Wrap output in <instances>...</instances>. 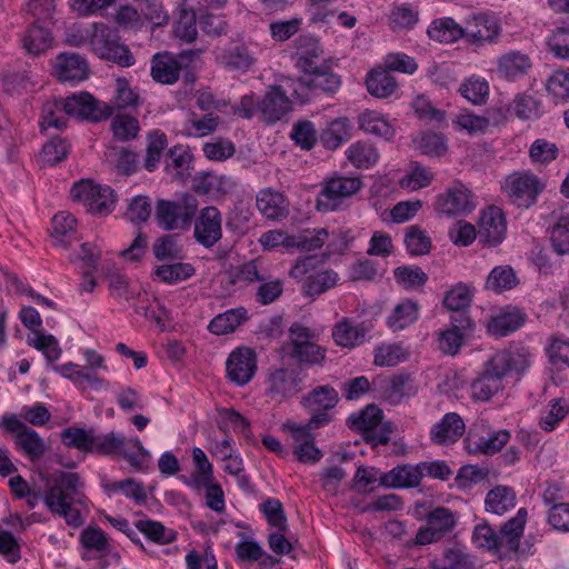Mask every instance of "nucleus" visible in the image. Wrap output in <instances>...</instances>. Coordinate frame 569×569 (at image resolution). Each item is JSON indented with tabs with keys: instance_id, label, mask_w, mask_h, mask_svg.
<instances>
[{
	"instance_id": "obj_7",
	"label": "nucleus",
	"mask_w": 569,
	"mask_h": 569,
	"mask_svg": "<svg viewBox=\"0 0 569 569\" xmlns=\"http://www.w3.org/2000/svg\"><path fill=\"white\" fill-rule=\"evenodd\" d=\"M339 401L337 390L329 386H319L302 397L301 405L309 412L310 427H326L332 421V410Z\"/></svg>"
},
{
	"instance_id": "obj_49",
	"label": "nucleus",
	"mask_w": 569,
	"mask_h": 569,
	"mask_svg": "<svg viewBox=\"0 0 569 569\" xmlns=\"http://www.w3.org/2000/svg\"><path fill=\"white\" fill-rule=\"evenodd\" d=\"M329 232L326 228L306 229L298 234H291L293 248L312 251L321 248L328 240Z\"/></svg>"
},
{
	"instance_id": "obj_44",
	"label": "nucleus",
	"mask_w": 569,
	"mask_h": 569,
	"mask_svg": "<svg viewBox=\"0 0 569 569\" xmlns=\"http://www.w3.org/2000/svg\"><path fill=\"white\" fill-rule=\"evenodd\" d=\"M196 272L194 267L187 262L158 266L154 276L167 284H173L191 278Z\"/></svg>"
},
{
	"instance_id": "obj_27",
	"label": "nucleus",
	"mask_w": 569,
	"mask_h": 569,
	"mask_svg": "<svg viewBox=\"0 0 569 569\" xmlns=\"http://www.w3.org/2000/svg\"><path fill=\"white\" fill-rule=\"evenodd\" d=\"M370 329L366 322L352 325L349 319H343L332 328V338L338 346L353 348L365 341Z\"/></svg>"
},
{
	"instance_id": "obj_61",
	"label": "nucleus",
	"mask_w": 569,
	"mask_h": 569,
	"mask_svg": "<svg viewBox=\"0 0 569 569\" xmlns=\"http://www.w3.org/2000/svg\"><path fill=\"white\" fill-rule=\"evenodd\" d=\"M198 23L193 11H183L174 24L176 37L187 43L193 42L198 36Z\"/></svg>"
},
{
	"instance_id": "obj_32",
	"label": "nucleus",
	"mask_w": 569,
	"mask_h": 569,
	"mask_svg": "<svg viewBox=\"0 0 569 569\" xmlns=\"http://www.w3.org/2000/svg\"><path fill=\"white\" fill-rule=\"evenodd\" d=\"M21 42L28 54L40 56L52 47L53 37L49 29L34 23L26 31Z\"/></svg>"
},
{
	"instance_id": "obj_41",
	"label": "nucleus",
	"mask_w": 569,
	"mask_h": 569,
	"mask_svg": "<svg viewBox=\"0 0 569 569\" xmlns=\"http://www.w3.org/2000/svg\"><path fill=\"white\" fill-rule=\"evenodd\" d=\"M472 298V288L467 283L459 282L446 292L442 300V306L451 312L469 310Z\"/></svg>"
},
{
	"instance_id": "obj_29",
	"label": "nucleus",
	"mask_w": 569,
	"mask_h": 569,
	"mask_svg": "<svg viewBox=\"0 0 569 569\" xmlns=\"http://www.w3.org/2000/svg\"><path fill=\"white\" fill-rule=\"evenodd\" d=\"M525 320L526 315L519 309L513 308L501 311L490 319L488 331L496 337H505L521 328Z\"/></svg>"
},
{
	"instance_id": "obj_18",
	"label": "nucleus",
	"mask_w": 569,
	"mask_h": 569,
	"mask_svg": "<svg viewBox=\"0 0 569 569\" xmlns=\"http://www.w3.org/2000/svg\"><path fill=\"white\" fill-rule=\"evenodd\" d=\"M298 83L302 88L309 89L311 92H323L327 94L335 93L341 84L340 77L331 70V66L323 61L317 70L309 71L298 79Z\"/></svg>"
},
{
	"instance_id": "obj_19",
	"label": "nucleus",
	"mask_w": 569,
	"mask_h": 569,
	"mask_svg": "<svg viewBox=\"0 0 569 569\" xmlns=\"http://www.w3.org/2000/svg\"><path fill=\"white\" fill-rule=\"evenodd\" d=\"M501 32L498 20L489 14H479L465 28L466 39L476 46L497 42Z\"/></svg>"
},
{
	"instance_id": "obj_14",
	"label": "nucleus",
	"mask_w": 569,
	"mask_h": 569,
	"mask_svg": "<svg viewBox=\"0 0 569 569\" xmlns=\"http://www.w3.org/2000/svg\"><path fill=\"white\" fill-rule=\"evenodd\" d=\"M222 218L218 208L204 207L194 222V238L206 248L213 247L222 238Z\"/></svg>"
},
{
	"instance_id": "obj_4",
	"label": "nucleus",
	"mask_w": 569,
	"mask_h": 569,
	"mask_svg": "<svg viewBox=\"0 0 569 569\" xmlns=\"http://www.w3.org/2000/svg\"><path fill=\"white\" fill-rule=\"evenodd\" d=\"M196 196L184 193L178 201L158 200L156 219L163 230L188 229L198 211Z\"/></svg>"
},
{
	"instance_id": "obj_28",
	"label": "nucleus",
	"mask_w": 569,
	"mask_h": 569,
	"mask_svg": "<svg viewBox=\"0 0 569 569\" xmlns=\"http://www.w3.org/2000/svg\"><path fill=\"white\" fill-rule=\"evenodd\" d=\"M181 66L169 52H158L151 60V77L156 82L173 84L179 80Z\"/></svg>"
},
{
	"instance_id": "obj_43",
	"label": "nucleus",
	"mask_w": 569,
	"mask_h": 569,
	"mask_svg": "<svg viewBox=\"0 0 569 569\" xmlns=\"http://www.w3.org/2000/svg\"><path fill=\"white\" fill-rule=\"evenodd\" d=\"M518 282L516 272L510 266H498L489 273L486 281V288L497 293H501L515 288Z\"/></svg>"
},
{
	"instance_id": "obj_48",
	"label": "nucleus",
	"mask_w": 569,
	"mask_h": 569,
	"mask_svg": "<svg viewBox=\"0 0 569 569\" xmlns=\"http://www.w3.org/2000/svg\"><path fill=\"white\" fill-rule=\"evenodd\" d=\"M126 446H128V439L121 433H94L92 452L104 456H117L121 453V450H124Z\"/></svg>"
},
{
	"instance_id": "obj_51",
	"label": "nucleus",
	"mask_w": 569,
	"mask_h": 569,
	"mask_svg": "<svg viewBox=\"0 0 569 569\" xmlns=\"http://www.w3.org/2000/svg\"><path fill=\"white\" fill-rule=\"evenodd\" d=\"M393 277L407 290L423 287L429 279L418 266H400L393 270Z\"/></svg>"
},
{
	"instance_id": "obj_60",
	"label": "nucleus",
	"mask_w": 569,
	"mask_h": 569,
	"mask_svg": "<svg viewBox=\"0 0 569 569\" xmlns=\"http://www.w3.org/2000/svg\"><path fill=\"white\" fill-rule=\"evenodd\" d=\"M69 150L70 147L66 140L59 137L52 138L42 147V161L48 166H56L67 158Z\"/></svg>"
},
{
	"instance_id": "obj_30",
	"label": "nucleus",
	"mask_w": 569,
	"mask_h": 569,
	"mask_svg": "<svg viewBox=\"0 0 569 569\" xmlns=\"http://www.w3.org/2000/svg\"><path fill=\"white\" fill-rule=\"evenodd\" d=\"M352 126L347 118H338L331 121L319 134V139L326 149L336 150L343 142L351 139Z\"/></svg>"
},
{
	"instance_id": "obj_24",
	"label": "nucleus",
	"mask_w": 569,
	"mask_h": 569,
	"mask_svg": "<svg viewBox=\"0 0 569 569\" xmlns=\"http://www.w3.org/2000/svg\"><path fill=\"white\" fill-rule=\"evenodd\" d=\"M422 471L420 463L399 465L379 478V485L387 488H416L420 485Z\"/></svg>"
},
{
	"instance_id": "obj_53",
	"label": "nucleus",
	"mask_w": 569,
	"mask_h": 569,
	"mask_svg": "<svg viewBox=\"0 0 569 569\" xmlns=\"http://www.w3.org/2000/svg\"><path fill=\"white\" fill-rule=\"evenodd\" d=\"M134 526L148 539L157 543L166 545L176 539V533L172 530L166 529L159 521L140 519L134 522Z\"/></svg>"
},
{
	"instance_id": "obj_52",
	"label": "nucleus",
	"mask_w": 569,
	"mask_h": 569,
	"mask_svg": "<svg viewBox=\"0 0 569 569\" xmlns=\"http://www.w3.org/2000/svg\"><path fill=\"white\" fill-rule=\"evenodd\" d=\"M405 244L412 256H425L430 252L431 239L419 226H409L406 229Z\"/></svg>"
},
{
	"instance_id": "obj_31",
	"label": "nucleus",
	"mask_w": 569,
	"mask_h": 569,
	"mask_svg": "<svg viewBox=\"0 0 569 569\" xmlns=\"http://www.w3.org/2000/svg\"><path fill=\"white\" fill-rule=\"evenodd\" d=\"M248 320L247 309L243 307L229 309L217 315L208 325V330L217 336L233 332Z\"/></svg>"
},
{
	"instance_id": "obj_34",
	"label": "nucleus",
	"mask_w": 569,
	"mask_h": 569,
	"mask_svg": "<svg viewBox=\"0 0 569 569\" xmlns=\"http://www.w3.org/2000/svg\"><path fill=\"white\" fill-rule=\"evenodd\" d=\"M527 520V510L520 508L517 515L509 519L500 529V543L508 551H517L519 549L520 538Z\"/></svg>"
},
{
	"instance_id": "obj_64",
	"label": "nucleus",
	"mask_w": 569,
	"mask_h": 569,
	"mask_svg": "<svg viewBox=\"0 0 569 569\" xmlns=\"http://www.w3.org/2000/svg\"><path fill=\"white\" fill-rule=\"evenodd\" d=\"M549 362L556 370L560 371L563 368H569V341L561 339H553L547 348Z\"/></svg>"
},
{
	"instance_id": "obj_9",
	"label": "nucleus",
	"mask_w": 569,
	"mask_h": 569,
	"mask_svg": "<svg viewBox=\"0 0 569 569\" xmlns=\"http://www.w3.org/2000/svg\"><path fill=\"white\" fill-rule=\"evenodd\" d=\"M19 318L23 326L34 333V337L28 336V345L42 351L49 363H53L58 360L62 350L54 336L44 335L40 331L42 325L40 313L33 307H23L19 313Z\"/></svg>"
},
{
	"instance_id": "obj_59",
	"label": "nucleus",
	"mask_w": 569,
	"mask_h": 569,
	"mask_svg": "<svg viewBox=\"0 0 569 569\" xmlns=\"http://www.w3.org/2000/svg\"><path fill=\"white\" fill-rule=\"evenodd\" d=\"M427 522L428 526H431L433 531H437L443 537L455 528L456 518L450 509L438 507L428 513Z\"/></svg>"
},
{
	"instance_id": "obj_17",
	"label": "nucleus",
	"mask_w": 569,
	"mask_h": 569,
	"mask_svg": "<svg viewBox=\"0 0 569 569\" xmlns=\"http://www.w3.org/2000/svg\"><path fill=\"white\" fill-rule=\"evenodd\" d=\"M506 231V219L500 208L492 206L482 212L478 230L480 242L495 247L502 242Z\"/></svg>"
},
{
	"instance_id": "obj_10",
	"label": "nucleus",
	"mask_w": 569,
	"mask_h": 569,
	"mask_svg": "<svg viewBox=\"0 0 569 569\" xmlns=\"http://www.w3.org/2000/svg\"><path fill=\"white\" fill-rule=\"evenodd\" d=\"M363 183L356 177H335L329 179L317 197V209L322 212L336 211L342 199L356 194Z\"/></svg>"
},
{
	"instance_id": "obj_16",
	"label": "nucleus",
	"mask_w": 569,
	"mask_h": 569,
	"mask_svg": "<svg viewBox=\"0 0 569 569\" xmlns=\"http://www.w3.org/2000/svg\"><path fill=\"white\" fill-rule=\"evenodd\" d=\"M510 432L506 429L491 431L480 435L471 429L466 439L465 445L468 452L473 455L491 456L499 452L509 441Z\"/></svg>"
},
{
	"instance_id": "obj_47",
	"label": "nucleus",
	"mask_w": 569,
	"mask_h": 569,
	"mask_svg": "<svg viewBox=\"0 0 569 569\" xmlns=\"http://www.w3.org/2000/svg\"><path fill=\"white\" fill-rule=\"evenodd\" d=\"M168 147L167 136L154 130L148 134V143L146 149L144 168L152 172L157 169L163 151Z\"/></svg>"
},
{
	"instance_id": "obj_55",
	"label": "nucleus",
	"mask_w": 569,
	"mask_h": 569,
	"mask_svg": "<svg viewBox=\"0 0 569 569\" xmlns=\"http://www.w3.org/2000/svg\"><path fill=\"white\" fill-rule=\"evenodd\" d=\"M290 356L295 358L298 365H322L326 358V349L311 342L297 343V347L292 348Z\"/></svg>"
},
{
	"instance_id": "obj_2",
	"label": "nucleus",
	"mask_w": 569,
	"mask_h": 569,
	"mask_svg": "<svg viewBox=\"0 0 569 569\" xmlns=\"http://www.w3.org/2000/svg\"><path fill=\"white\" fill-rule=\"evenodd\" d=\"M526 359L508 350L496 352L486 363L483 371L471 383L472 397L479 401H489L495 393L500 391L503 378L526 367Z\"/></svg>"
},
{
	"instance_id": "obj_26",
	"label": "nucleus",
	"mask_w": 569,
	"mask_h": 569,
	"mask_svg": "<svg viewBox=\"0 0 569 569\" xmlns=\"http://www.w3.org/2000/svg\"><path fill=\"white\" fill-rule=\"evenodd\" d=\"M466 429L462 418L456 412L446 413L442 419L433 425L430 439L438 446L455 443L463 435Z\"/></svg>"
},
{
	"instance_id": "obj_57",
	"label": "nucleus",
	"mask_w": 569,
	"mask_h": 569,
	"mask_svg": "<svg viewBox=\"0 0 569 569\" xmlns=\"http://www.w3.org/2000/svg\"><path fill=\"white\" fill-rule=\"evenodd\" d=\"M260 511L266 517L268 523L279 531L288 530L287 516L283 506L279 499L268 498L260 505Z\"/></svg>"
},
{
	"instance_id": "obj_25",
	"label": "nucleus",
	"mask_w": 569,
	"mask_h": 569,
	"mask_svg": "<svg viewBox=\"0 0 569 569\" xmlns=\"http://www.w3.org/2000/svg\"><path fill=\"white\" fill-rule=\"evenodd\" d=\"M297 67L305 73L321 67L323 50L319 41L311 36H300L295 40Z\"/></svg>"
},
{
	"instance_id": "obj_42",
	"label": "nucleus",
	"mask_w": 569,
	"mask_h": 569,
	"mask_svg": "<svg viewBox=\"0 0 569 569\" xmlns=\"http://www.w3.org/2000/svg\"><path fill=\"white\" fill-rule=\"evenodd\" d=\"M347 159L357 168H369L373 166L378 159L379 153L373 144L367 141H357L352 143L346 151Z\"/></svg>"
},
{
	"instance_id": "obj_23",
	"label": "nucleus",
	"mask_w": 569,
	"mask_h": 569,
	"mask_svg": "<svg viewBox=\"0 0 569 569\" xmlns=\"http://www.w3.org/2000/svg\"><path fill=\"white\" fill-rule=\"evenodd\" d=\"M216 61L229 71L247 72L256 63V58L248 46L236 43L218 51Z\"/></svg>"
},
{
	"instance_id": "obj_46",
	"label": "nucleus",
	"mask_w": 569,
	"mask_h": 569,
	"mask_svg": "<svg viewBox=\"0 0 569 569\" xmlns=\"http://www.w3.org/2000/svg\"><path fill=\"white\" fill-rule=\"evenodd\" d=\"M120 456L127 460L136 471H143L149 468L151 456L138 438L128 439V446L121 450Z\"/></svg>"
},
{
	"instance_id": "obj_39",
	"label": "nucleus",
	"mask_w": 569,
	"mask_h": 569,
	"mask_svg": "<svg viewBox=\"0 0 569 569\" xmlns=\"http://www.w3.org/2000/svg\"><path fill=\"white\" fill-rule=\"evenodd\" d=\"M530 68V58L520 51H510L498 60V70L506 78H516L525 74Z\"/></svg>"
},
{
	"instance_id": "obj_35",
	"label": "nucleus",
	"mask_w": 569,
	"mask_h": 569,
	"mask_svg": "<svg viewBox=\"0 0 569 569\" xmlns=\"http://www.w3.org/2000/svg\"><path fill=\"white\" fill-rule=\"evenodd\" d=\"M382 418L381 409L376 405H368L360 412L351 415L347 419V426L353 431L361 432L365 437L381 425Z\"/></svg>"
},
{
	"instance_id": "obj_12",
	"label": "nucleus",
	"mask_w": 569,
	"mask_h": 569,
	"mask_svg": "<svg viewBox=\"0 0 569 569\" xmlns=\"http://www.w3.org/2000/svg\"><path fill=\"white\" fill-rule=\"evenodd\" d=\"M435 209L438 213L448 217L466 216L475 209L472 194L466 186L455 182L437 197Z\"/></svg>"
},
{
	"instance_id": "obj_13",
	"label": "nucleus",
	"mask_w": 569,
	"mask_h": 569,
	"mask_svg": "<svg viewBox=\"0 0 569 569\" xmlns=\"http://www.w3.org/2000/svg\"><path fill=\"white\" fill-rule=\"evenodd\" d=\"M226 370L228 378L232 382L238 386L248 383L253 378L257 370L256 352L247 347L237 348L229 355L226 362Z\"/></svg>"
},
{
	"instance_id": "obj_3",
	"label": "nucleus",
	"mask_w": 569,
	"mask_h": 569,
	"mask_svg": "<svg viewBox=\"0 0 569 569\" xmlns=\"http://www.w3.org/2000/svg\"><path fill=\"white\" fill-rule=\"evenodd\" d=\"M89 44L92 52L100 59L111 61L119 67L129 68L136 63L129 47L120 42L118 31L109 26L96 23Z\"/></svg>"
},
{
	"instance_id": "obj_40",
	"label": "nucleus",
	"mask_w": 569,
	"mask_h": 569,
	"mask_svg": "<svg viewBox=\"0 0 569 569\" xmlns=\"http://www.w3.org/2000/svg\"><path fill=\"white\" fill-rule=\"evenodd\" d=\"M419 306L413 300H405L397 305L388 317L387 323L392 330H402L418 320Z\"/></svg>"
},
{
	"instance_id": "obj_62",
	"label": "nucleus",
	"mask_w": 569,
	"mask_h": 569,
	"mask_svg": "<svg viewBox=\"0 0 569 569\" xmlns=\"http://www.w3.org/2000/svg\"><path fill=\"white\" fill-rule=\"evenodd\" d=\"M551 242L558 254L569 253V216L558 218L551 230Z\"/></svg>"
},
{
	"instance_id": "obj_36",
	"label": "nucleus",
	"mask_w": 569,
	"mask_h": 569,
	"mask_svg": "<svg viewBox=\"0 0 569 569\" xmlns=\"http://www.w3.org/2000/svg\"><path fill=\"white\" fill-rule=\"evenodd\" d=\"M359 128L367 133L382 137L386 140H391L396 130L393 126L376 111L367 110L358 118Z\"/></svg>"
},
{
	"instance_id": "obj_15",
	"label": "nucleus",
	"mask_w": 569,
	"mask_h": 569,
	"mask_svg": "<svg viewBox=\"0 0 569 569\" xmlns=\"http://www.w3.org/2000/svg\"><path fill=\"white\" fill-rule=\"evenodd\" d=\"M292 102L281 86H271L258 103V111L267 123H276L290 113Z\"/></svg>"
},
{
	"instance_id": "obj_50",
	"label": "nucleus",
	"mask_w": 569,
	"mask_h": 569,
	"mask_svg": "<svg viewBox=\"0 0 569 569\" xmlns=\"http://www.w3.org/2000/svg\"><path fill=\"white\" fill-rule=\"evenodd\" d=\"M338 274L333 270H325L309 276L303 284L302 290L309 297L319 296L337 283Z\"/></svg>"
},
{
	"instance_id": "obj_33",
	"label": "nucleus",
	"mask_w": 569,
	"mask_h": 569,
	"mask_svg": "<svg viewBox=\"0 0 569 569\" xmlns=\"http://www.w3.org/2000/svg\"><path fill=\"white\" fill-rule=\"evenodd\" d=\"M366 86L368 92L379 99L390 97L398 89L396 78L382 68L373 69L368 73Z\"/></svg>"
},
{
	"instance_id": "obj_54",
	"label": "nucleus",
	"mask_w": 569,
	"mask_h": 569,
	"mask_svg": "<svg viewBox=\"0 0 569 569\" xmlns=\"http://www.w3.org/2000/svg\"><path fill=\"white\" fill-rule=\"evenodd\" d=\"M290 138L302 150H311L318 141V131L310 120H301L293 124Z\"/></svg>"
},
{
	"instance_id": "obj_63",
	"label": "nucleus",
	"mask_w": 569,
	"mask_h": 569,
	"mask_svg": "<svg viewBox=\"0 0 569 569\" xmlns=\"http://www.w3.org/2000/svg\"><path fill=\"white\" fill-rule=\"evenodd\" d=\"M111 128L113 136L121 141L136 138L140 129L138 120L131 116H116Z\"/></svg>"
},
{
	"instance_id": "obj_58",
	"label": "nucleus",
	"mask_w": 569,
	"mask_h": 569,
	"mask_svg": "<svg viewBox=\"0 0 569 569\" xmlns=\"http://www.w3.org/2000/svg\"><path fill=\"white\" fill-rule=\"evenodd\" d=\"M408 352L399 345H382L375 349V365L393 367L405 361Z\"/></svg>"
},
{
	"instance_id": "obj_37",
	"label": "nucleus",
	"mask_w": 569,
	"mask_h": 569,
	"mask_svg": "<svg viewBox=\"0 0 569 569\" xmlns=\"http://www.w3.org/2000/svg\"><path fill=\"white\" fill-rule=\"evenodd\" d=\"M428 36L430 39L443 43H452L466 38L465 29L452 18L435 20L428 29Z\"/></svg>"
},
{
	"instance_id": "obj_1",
	"label": "nucleus",
	"mask_w": 569,
	"mask_h": 569,
	"mask_svg": "<svg viewBox=\"0 0 569 569\" xmlns=\"http://www.w3.org/2000/svg\"><path fill=\"white\" fill-rule=\"evenodd\" d=\"M44 503L52 513L63 516L67 523L73 527L82 525L80 511L73 509V502L81 503L80 488L82 482L76 472H60L47 480Z\"/></svg>"
},
{
	"instance_id": "obj_8",
	"label": "nucleus",
	"mask_w": 569,
	"mask_h": 569,
	"mask_svg": "<svg viewBox=\"0 0 569 569\" xmlns=\"http://www.w3.org/2000/svg\"><path fill=\"white\" fill-rule=\"evenodd\" d=\"M74 200L82 202L93 214L107 216L114 208V194L110 187L94 184L90 180H80L71 188Z\"/></svg>"
},
{
	"instance_id": "obj_20",
	"label": "nucleus",
	"mask_w": 569,
	"mask_h": 569,
	"mask_svg": "<svg viewBox=\"0 0 569 569\" xmlns=\"http://www.w3.org/2000/svg\"><path fill=\"white\" fill-rule=\"evenodd\" d=\"M267 393L274 400L291 398L301 390L302 379L295 370L277 369L269 375Z\"/></svg>"
},
{
	"instance_id": "obj_21",
	"label": "nucleus",
	"mask_w": 569,
	"mask_h": 569,
	"mask_svg": "<svg viewBox=\"0 0 569 569\" xmlns=\"http://www.w3.org/2000/svg\"><path fill=\"white\" fill-rule=\"evenodd\" d=\"M54 74L61 82L84 80L88 77V62L79 53L62 52L56 58Z\"/></svg>"
},
{
	"instance_id": "obj_56",
	"label": "nucleus",
	"mask_w": 569,
	"mask_h": 569,
	"mask_svg": "<svg viewBox=\"0 0 569 569\" xmlns=\"http://www.w3.org/2000/svg\"><path fill=\"white\" fill-rule=\"evenodd\" d=\"M459 92L471 103L482 104L487 101L489 84L485 79L471 77L460 84Z\"/></svg>"
},
{
	"instance_id": "obj_11",
	"label": "nucleus",
	"mask_w": 569,
	"mask_h": 569,
	"mask_svg": "<svg viewBox=\"0 0 569 569\" xmlns=\"http://www.w3.org/2000/svg\"><path fill=\"white\" fill-rule=\"evenodd\" d=\"M62 109L66 114L79 119L100 122L112 114V108L94 99L88 92L73 94L64 99Z\"/></svg>"
},
{
	"instance_id": "obj_5",
	"label": "nucleus",
	"mask_w": 569,
	"mask_h": 569,
	"mask_svg": "<svg viewBox=\"0 0 569 569\" xmlns=\"http://www.w3.org/2000/svg\"><path fill=\"white\" fill-rule=\"evenodd\" d=\"M545 183L533 173L516 171L506 177L502 190L509 200L519 208H530L545 190Z\"/></svg>"
},
{
	"instance_id": "obj_38",
	"label": "nucleus",
	"mask_w": 569,
	"mask_h": 569,
	"mask_svg": "<svg viewBox=\"0 0 569 569\" xmlns=\"http://www.w3.org/2000/svg\"><path fill=\"white\" fill-rule=\"evenodd\" d=\"M516 505V495L509 487L497 486L486 497V511L495 515H503Z\"/></svg>"
},
{
	"instance_id": "obj_22",
	"label": "nucleus",
	"mask_w": 569,
	"mask_h": 569,
	"mask_svg": "<svg viewBox=\"0 0 569 569\" xmlns=\"http://www.w3.org/2000/svg\"><path fill=\"white\" fill-rule=\"evenodd\" d=\"M256 204L268 220L280 221L289 216V201L279 191L267 188L258 192Z\"/></svg>"
},
{
	"instance_id": "obj_6",
	"label": "nucleus",
	"mask_w": 569,
	"mask_h": 569,
	"mask_svg": "<svg viewBox=\"0 0 569 569\" xmlns=\"http://www.w3.org/2000/svg\"><path fill=\"white\" fill-rule=\"evenodd\" d=\"M0 427L9 432L14 433V446L29 460H40L46 451L47 446L40 435L23 423L16 415H4L1 418Z\"/></svg>"
},
{
	"instance_id": "obj_45",
	"label": "nucleus",
	"mask_w": 569,
	"mask_h": 569,
	"mask_svg": "<svg viewBox=\"0 0 569 569\" xmlns=\"http://www.w3.org/2000/svg\"><path fill=\"white\" fill-rule=\"evenodd\" d=\"M93 438V429L87 430L72 426L61 431V440L67 447L76 448L84 452H92Z\"/></svg>"
}]
</instances>
